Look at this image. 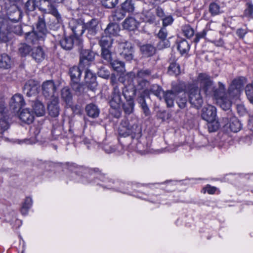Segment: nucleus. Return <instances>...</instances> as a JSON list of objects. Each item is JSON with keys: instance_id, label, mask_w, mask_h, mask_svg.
Returning <instances> with one entry per match:
<instances>
[{"instance_id": "nucleus-45", "label": "nucleus", "mask_w": 253, "mask_h": 253, "mask_svg": "<svg viewBox=\"0 0 253 253\" xmlns=\"http://www.w3.org/2000/svg\"><path fill=\"white\" fill-rule=\"evenodd\" d=\"M245 92L248 100L253 104V81L246 85Z\"/></svg>"}, {"instance_id": "nucleus-19", "label": "nucleus", "mask_w": 253, "mask_h": 253, "mask_svg": "<svg viewBox=\"0 0 253 253\" xmlns=\"http://www.w3.org/2000/svg\"><path fill=\"white\" fill-rule=\"evenodd\" d=\"M143 21L149 23H158L159 20L155 14L154 9L144 10L141 14Z\"/></svg>"}, {"instance_id": "nucleus-10", "label": "nucleus", "mask_w": 253, "mask_h": 253, "mask_svg": "<svg viewBox=\"0 0 253 253\" xmlns=\"http://www.w3.org/2000/svg\"><path fill=\"white\" fill-rule=\"evenodd\" d=\"M122 100L121 92L117 85L114 87V90L109 101L111 108L114 109H119L122 104Z\"/></svg>"}, {"instance_id": "nucleus-14", "label": "nucleus", "mask_w": 253, "mask_h": 253, "mask_svg": "<svg viewBox=\"0 0 253 253\" xmlns=\"http://www.w3.org/2000/svg\"><path fill=\"white\" fill-rule=\"evenodd\" d=\"M39 90V85L37 82L30 80L25 84L23 90L28 96H31L38 93Z\"/></svg>"}, {"instance_id": "nucleus-58", "label": "nucleus", "mask_w": 253, "mask_h": 253, "mask_svg": "<svg viewBox=\"0 0 253 253\" xmlns=\"http://www.w3.org/2000/svg\"><path fill=\"white\" fill-rule=\"evenodd\" d=\"M207 32L208 31L206 30H204L203 31L196 34V37L194 39V42L197 43L199 42L200 39L205 38Z\"/></svg>"}, {"instance_id": "nucleus-18", "label": "nucleus", "mask_w": 253, "mask_h": 253, "mask_svg": "<svg viewBox=\"0 0 253 253\" xmlns=\"http://www.w3.org/2000/svg\"><path fill=\"white\" fill-rule=\"evenodd\" d=\"M96 79L95 75L90 70L87 69L85 71V83L87 87L91 90H94L97 86Z\"/></svg>"}, {"instance_id": "nucleus-60", "label": "nucleus", "mask_w": 253, "mask_h": 253, "mask_svg": "<svg viewBox=\"0 0 253 253\" xmlns=\"http://www.w3.org/2000/svg\"><path fill=\"white\" fill-rule=\"evenodd\" d=\"M155 14L157 15V17H159L161 19H162L165 16V12L163 9L161 7H158L155 9H154Z\"/></svg>"}, {"instance_id": "nucleus-11", "label": "nucleus", "mask_w": 253, "mask_h": 253, "mask_svg": "<svg viewBox=\"0 0 253 253\" xmlns=\"http://www.w3.org/2000/svg\"><path fill=\"white\" fill-rule=\"evenodd\" d=\"M42 90L43 95L46 98L54 97L56 87L52 81L49 80L43 83Z\"/></svg>"}, {"instance_id": "nucleus-61", "label": "nucleus", "mask_w": 253, "mask_h": 253, "mask_svg": "<svg viewBox=\"0 0 253 253\" xmlns=\"http://www.w3.org/2000/svg\"><path fill=\"white\" fill-rule=\"evenodd\" d=\"M204 190H205V191H207L210 194H213L215 192L216 188L215 187L211 186L210 185H207V187L204 189Z\"/></svg>"}, {"instance_id": "nucleus-38", "label": "nucleus", "mask_w": 253, "mask_h": 253, "mask_svg": "<svg viewBox=\"0 0 253 253\" xmlns=\"http://www.w3.org/2000/svg\"><path fill=\"white\" fill-rule=\"evenodd\" d=\"M33 203L32 199L30 197H27L23 203L21 209V212L23 215H26L29 209L31 207Z\"/></svg>"}, {"instance_id": "nucleus-50", "label": "nucleus", "mask_w": 253, "mask_h": 253, "mask_svg": "<svg viewBox=\"0 0 253 253\" xmlns=\"http://www.w3.org/2000/svg\"><path fill=\"white\" fill-rule=\"evenodd\" d=\"M182 30L184 36L188 38L192 37L194 34V30L187 25L183 26Z\"/></svg>"}, {"instance_id": "nucleus-20", "label": "nucleus", "mask_w": 253, "mask_h": 253, "mask_svg": "<svg viewBox=\"0 0 253 253\" xmlns=\"http://www.w3.org/2000/svg\"><path fill=\"white\" fill-rule=\"evenodd\" d=\"M151 75V72L150 70L147 69H143L137 72L136 78V81L138 84V89H142L144 86H146L147 82L144 78L149 76Z\"/></svg>"}, {"instance_id": "nucleus-39", "label": "nucleus", "mask_w": 253, "mask_h": 253, "mask_svg": "<svg viewBox=\"0 0 253 253\" xmlns=\"http://www.w3.org/2000/svg\"><path fill=\"white\" fill-rule=\"evenodd\" d=\"M62 98L67 103H69L72 100V95L68 87L63 88L61 90Z\"/></svg>"}, {"instance_id": "nucleus-57", "label": "nucleus", "mask_w": 253, "mask_h": 253, "mask_svg": "<svg viewBox=\"0 0 253 253\" xmlns=\"http://www.w3.org/2000/svg\"><path fill=\"white\" fill-rule=\"evenodd\" d=\"M167 31L165 27H162L158 34V37L160 40L167 39Z\"/></svg>"}, {"instance_id": "nucleus-5", "label": "nucleus", "mask_w": 253, "mask_h": 253, "mask_svg": "<svg viewBox=\"0 0 253 253\" xmlns=\"http://www.w3.org/2000/svg\"><path fill=\"white\" fill-rule=\"evenodd\" d=\"M10 19L0 18V41L2 42H7L10 38L11 31L9 26L12 25Z\"/></svg>"}, {"instance_id": "nucleus-44", "label": "nucleus", "mask_w": 253, "mask_h": 253, "mask_svg": "<svg viewBox=\"0 0 253 253\" xmlns=\"http://www.w3.org/2000/svg\"><path fill=\"white\" fill-rule=\"evenodd\" d=\"M207 122V127L209 132H214L216 131L219 127V124L216 119H213L211 121Z\"/></svg>"}, {"instance_id": "nucleus-49", "label": "nucleus", "mask_w": 253, "mask_h": 253, "mask_svg": "<svg viewBox=\"0 0 253 253\" xmlns=\"http://www.w3.org/2000/svg\"><path fill=\"white\" fill-rule=\"evenodd\" d=\"M102 5L108 8L114 7L118 2V0H101Z\"/></svg>"}, {"instance_id": "nucleus-27", "label": "nucleus", "mask_w": 253, "mask_h": 253, "mask_svg": "<svg viewBox=\"0 0 253 253\" xmlns=\"http://www.w3.org/2000/svg\"><path fill=\"white\" fill-rule=\"evenodd\" d=\"M33 110L37 117L43 116L45 113V108L42 102L39 101L34 102L33 105Z\"/></svg>"}, {"instance_id": "nucleus-26", "label": "nucleus", "mask_w": 253, "mask_h": 253, "mask_svg": "<svg viewBox=\"0 0 253 253\" xmlns=\"http://www.w3.org/2000/svg\"><path fill=\"white\" fill-rule=\"evenodd\" d=\"M94 53L89 49H82L80 52V64H84L85 61H91L94 59Z\"/></svg>"}, {"instance_id": "nucleus-7", "label": "nucleus", "mask_w": 253, "mask_h": 253, "mask_svg": "<svg viewBox=\"0 0 253 253\" xmlns=\"http://www.w3.org/2000/svg\"><path fill=\"white\" fill-rule=\"evenodd\" d=\"M119 51L120 55L127 61H130L133 58V47L130 42H122L119 43Z\"/></svg>"}, {"instance_id": "nucleus-3", "label": "nucleus", "mask_w": 253, "mask_h": 253, "mask_svg": "<svg viewBox=\"0 0 253 253\" xmlns=\"http://www.w3.org/2000/svg\"><path fill=\"white\" fill-rule=\"evenodd\" d=\"M46 34L44 22L40 19L37 24L36 28L31 32L25 34V40L28 43L36 44L40 41H43Z\"/></svg>"}, {"instance_id": "nucleus-6", "label": "nucleus", "mask_w": 253, "mask_h": 253, "mask_svg": "<svg viewBox=\"0 0 253 253\" xmlns=\"http://www.w3.org/2000/svg\"><path fill=\"white\" fill-rule=\"evenodd\" d=\"M124 96L126 100V103L124 104L123 109L125 112L127 114L132 113L134 108V102L133 98L136 93V89L133 86H131L130 91L127 93V89L123 91Z\"/></svg>"}, {"instance_id": "nucleus-12", "label": "nucleus", "mask_w": 253, "mask_h": 253, "mask_svg": "<svg viewBox=\"0 0 253 253\" xmlns=\"http://www.w3.org/2000/svg\"><path fill=\"white\" fill-rule=\"evenodd\" d=\"M202 118L206 121L216 119V109L213 106L208 105L202 109Z\"/></svg>"}, {"instance_id": "nucleus-25", "label": "nucleus", "mask_w": 253, "mask_h": 253, "mask_svg": "<svg viewBox=\"0 0 253 253\" xmlns=\"http://www.w3.org/2000/svg\"><path fill=\"white\" fill-rule=\"evenodd\" d=\"M32 56L36 62H41L44 59L45 54L41 46H38L32 49Z\"/></svg>"}, {"instance_id": "nucleus-41", "label": "nucleus", "mask_w": 253, "mask_h": 253, "mask_svg": "<svg viewBox=\"0 0 253 253\" xmlns=\"http://www.w3.org/2000/svg\"><path fill=\"white\" fill-rule=\"evenodd\" d=\"M151 91L155 95L158 97L160 100L162 99V96L165 93L162 88L157 84L152 85L151 88Z\"/></svg>"}, {"instance_id": "nucleus-48", "label": "nucleus", "mask_w": 253, "mask_h": 253, "mask_svg": "<svg viewBox=\"0 0 253 253\" xmlns=\"http://www.w3.org/2000/svg\"><path fill=\"white\" fill-rule=\"evenodd\" d=\"M12 25L9 26V29L10 30L11 33L13 32L17 35H20L22 32L21 26L17 22H14L12 20Z\"/></svg>"}, {"instance_id": "nucleus-40", "label": "nucleus", "mask_w": 253, "mask_h": 253, "mask_svg": "<svg viewBox=\"0 0 253 253\" xmlns=\"http://www.w3.org/2000/svg\"><path fill=\"white\" fill-rule=\"evenodd\" d=\"M133 0H126L122 4V9L126 12H132L134 9Z\"/></svg>"}, {"instance_id": "nucleus-64", "label": "nucleus", "mask_w": 253, "mask_h": 253, "mask_svg": "<svg viewBox=\"0 0 253 253\" xmlns=\"http://www.w3.org/2000/svg\"><path fill=\"white\" fill-rule=\"evenodd\" d=\"M141 108L143 110L144 113H145V115L147 116L149 114V109L145 101L143 99V102L141 103Z\"/></svg>"}, {"instance_id": "nucleus-35", "label": "nucleus", "mask_w": 253, "mask_h": 253, "mask_svg": "<svg viewBox=\"0 0 253 253\" xmlns=\"http://www.w3.org/2000/svg\"><path fill=\"white\" fill-rule=\"evenodd\" d=\"M241 87V81L239 80H234L228 88V93L230 95L233 91H235V93H237Z\"/></svg>"}, {"instance_id": "nucleus-15", "label": "nucleus", "mask_w": 253, "mask_h": 253, "mask_svg": "<svg viewBox=\"0 0 253 253\" xmlns=\"http://www.w3.org/2000/svg\"><path fill=\"white\" fill-rule=\"evenodd\" d=\"M134 79L136 80V78L135 73L133 72L128 73L120 78V81L123 82L125 86L123 91L126 89L128 93L130 91L131 86H134L136 90V86L133 83Z\"/></svg>"}, {"instance_id": "nucleus-36", "label": "nucleus", "mask_w": 253, "mask_h": 253, "mask_svg": "<svg viewBox=\"0 0 253 253\" xmlns=\"http://www.w3.org/2000/svg\"><path fill=\"white\" fill-rule=\"evenodd\" d=\"M177 95L176 103L181 109L184 108L187 104V97L185 93H182L181 94L180 92L176 94Z\"/></svg>"}, {"instance_id": "nucleus-32", "label": "nucleus", "mask_w": 253, "mask_h": 253, "mask_svg": "<svg viewBox=\"0 0 253 253\" xmlns=\"http://www.w3.org/2000/svg\"><path fill=\"white\" fill-rule=\"evenodd\" d=\"M69 74L73 82H79L81 76V71L77 66L70 68Z\"/></svg>"}, {"instance_id": "nucleus-52", "label": "nucleus", "mask_w": 253, "mask_h": 253, "mask_svg": "<svg viewBox=\"0 0 253 253\" xmlns=\"http://www.w3.org/2000/svg\"><path fill=\"white\" fill-rule=\"evenodd\" d=\"M209 10L213 15H217L220 13V6L217 3L212 2L210 4Z\"/></svg>"}, {"instance_id": "nucleus-4", "label": "nucleus", "mask_w": 253, "mask_h": 253, "mask_svg": "<svg viewBox=\"0 0 253 253\" xmlns=\"http://www.w3.org/2000/svg\"><path fill=\"white\" fill-rule=\"evenodd\" d=\"M201 90H202L201 88L199 89L194 84L189 85L187 89L189 102L197 108L200 107L203 103V97L200 92Z\"/></svg>"}, {"instance_id": "nucleus-23", "label": "nucleus", "mask_w": 253, "mask_h": 253, "mask_svg": "<svg viewBox=\"0 0 253 253\" xmlns=\"http://www.w3.org/2000/svg\"><path fill=\"white\" fill-rule=\"evenodd\" d=\"M19 119L24 123L31 124L33 122L34 117L28 109L22 110L19 114Z\"/></svg>"}, {"instance_id": "nucleus-51", "label": "nucleus", "mask_w": 253, "mask_h": 253, "mask_svg": "<svg viewBox=\"0 0 253 253\" xmlns=\"http://www.w3.org/2000/svg\"><path fill=\"white\" fill-rule=\"evenodd\" d=\"M30 46L25 43L21 44L19 47V52L21 56L26 55L30 52Z\"/></svg>"}, {"instance_id": "nucleus-55", "label": "nucleus", "mask_w": 253, "mask_h": 253, "mask_svg": "<svg viewBox=\"0 0 253 253\" xmlns=\"http://www.w3.org/2000/svg\"><path fill=\"white\" fill-rule=\"evenodd\" d=\"M169 42L167 39L161 40L157 44L159 49H162L169 46Z\"/></svg>"}, {"instance_id": "nucleus-63", "label": "nucleus", "mask_w": 253, "mask_h": 253, "mask_svg": "<svg viewBox=\"0 0 253 253\" xmlns=\"http://www.w3.org/2000/svg\"><path fill=\"white\" fill-rule=\"evenodd\" d=\"M247 32L245 29L242 28L239 29L236 31V34L240 39H243Z\"/></svg>"}, {"instance_id": "nucleus-8", "label": "nucleus", "mask_w": 253, "mask_h": 253, "mask_svg": "<svg viewBox=\"0 0 253 253\" xmlns=\"http://www.w3.org/2000/svg\"><path fill=\"white\" fill-rule=\"evenodd\" d=\"M9 116L5 104L2 99H0V129L5 130L8 128Z\"/></svg>"}, {"instance_id": "nucleus-1", "label": "nucleus", "mask_w": 253, "mask_h": 253, "mask_svg": "<svg viewBox=\"0 0 253 253\" xmlns=\"http://www.w3.org/2000/svg\"><path fill=\"white\" fill-rule=\"evenodd\" d=\"M197 82L207 96H213L217 103L224 110H228L231 102L225 91V86L221 82L218 83V87H214L213 82L210 76L205 73L199 74Z\"/></svg>"}, {"instance_id": "nucleus-56", "label": "nucleus", "mask_w": 253, "mask_h": 253, "mask_svg": "<svg viewBox=\"0 0 253 253\" xmlns=\"http://www.w3.org/2000/svg\"><path fill=\"white\" fill-rule=\"evenodd\" d=\"M162 20L163 21V27L165 28L166 26L170 25L173 21V19L170 15L165 16Z\"/></svg>"}, {"instance_id": "nucleus-29", "label": "nucleus", "mask_w": 253, "mask_h": 253, "mask_svg": "<svg viewBox=\"0 0 253 253\" xmlns=\"http://www.w3.org/2000/svg\"><path fill=\"white\" fill-rule=\"evenodd\" d=\"M138 25L139 22L135 18L131 17L126 18L123 22L124 28L130 31L136 29Z\"/></svg>"}, {"instance_id": "nucleus-30", "label": "nucleus", "mask_w": 253, "mask_h": 253, "mask_svg": "<svg viewBox=\"0 0 253 253\" xmlns=\"http://www.w3.org/2000/svg\"><path fill=\"white\" fill-rule=\"evenodd\" d=\"M119 26L116 23H111L108 25L105 30L104 33L106 36H111L118 35L120 31Z\"/></svg>"}, {"instance_id": "nucleus-24", "label": "nucleus", "mask_w": 253, "mask_h": 253, "mask_svg": "<svg viewBox=\"0 0 253 253\" xmlns=\"http://www.w3.org/2000/svg\"><path fill=\"white\" fill-rule=\"evenodd\" d=\"M176 94L171 90L165 91L162 96L168 107H172L174 106V102Z\"/></svg>"}, {"instance_id": "nucleus-62", "label": "nucleus", "mask_w": 253, "mask_h": 253, "mask_svg": "<svg viewBox=\"0 0 253 253\" xmlns=\"http://www.w3.org/2000/svg\"><path fill=\"white\" fill-rule=\"evenodd\" d=\"M246 15L251 16L253 13V5L250 3L248 4V7L245 11Z\"/></svg>"}, {"instance_id": "nucleus-42", "label": "nucleus", "mask_w": 253, "mask_h": 253, "mask_svg": "<svg viewBox=\"0 0 253 253\" xmlns=\"http://www.w3.org/2000/svg\"><path fill=\"white\" fill-rule=\"evenodd\" d=\"M146 141L145 139H141L136 143V150L141 153H145L147 152L148 146L146 145Z\"/></svg>"}, {"instance_id": "nucleus-53", "label": "nucleus", "mask_w": 253, "mask_h": 253, "mask_svg": "<svg viewBox=\"0 0 253 253\" xmlns=\"http://www.w3.org/2000/svg\"><path fill=\"white\" fill-rule=\"evenodd\" d=\"M108 49L109 48L102 49L101 56L104 60L110 63L112 61V60L111 52Z\"/></svg>"}, {"instance_id": "nucleus-46", "label": "nucleus", "mask_w": 253, "mask_h": 253, "mask_svg": "<svg viewBox=\"0 0 253 253\" xmlns=\"http://www.w3.org/2000/svg\"><path fill=\"white\" fill-rule=\"evenodd\" d=\"M113 69L117 72H122L124 70V63L118 60H115L110 62Z\"/></svg>"}, {"instance_id": "nucleus-47", "label": "nucleus", "mask_w": 253, "mask_h": 253, "mask_svg": "<svg viewBox=\"0 0 253 253\" xmlns=\"http://www.w3.org/2000/svg\"><path fill=\"white\" fill-rule=\"evenodd\" d=\"M177 48L181 54H184L189 51L190 46L188 42L183 40L179 43Z\"/></svg>"}, {"instance_id": "nucleus-17", "label": "nucleus", "mask_w": 253, "mask_h": 253, "mask_svg": "<svg viewBox=\"0 0 253 253\" xmlns=\"http://www.w3.org/2000/svg\"><path fill=\"white\" fill-rule=\"evenodd\" d=\"M25 104L24 98L22 95L15 94L10 99L9 106L13 111L20 109Z\"/></svg>"}, {"instance_id": "nucleus-28", "label": "nucleus", "mask_w": 253, "mask_h": 253, "mask_svg": "<svg viewBox=\"0 0 253 253\" xmlns=\"http://www.w3.org/2000/svg\"><path fill=\"white\" fill-rule=\"evenodd\" d=\"M58 100L57 98L54 97L50 103L48 105L49 114L53 117H57L59 114Z\"/></svg>"}, {"instance_id": "nucleus-13", "label": "nucleus", "mask_w": 253, "mask_h": 253, "mask_svg": "<svg viewBox=\"0 0 253 253\" xmlns=\"http://www.w3.org/2000/svg\"><path fill=\"white\" fill-rule=\"evenodd\" d=\"M69 27L73 33L75 35V37L82 36L85 30L84 24L81 20L73 19L69 23Z\"/></svg>"}, {"instance_id": "nucleus-22", "label": "nucleus", "mask_w": 253, "mask_h": 253, "mask_svg": "<svg viewBox=\"0 0 253 253\" xmlns=\"http://www.w3.org/2000/svg\"><path fill=\"white\" fill-rule=\"evenodd\" d=\"M84 28L87 31L88 35H95L98 29V21L94 19H91L84 24Z\"/></svg>"}, {"instance_id": "nucleus-43", "label": "nucleus", "mask_w": 253, "mask_h": 253, "mask_svg": "<svg viewBox=\"0 0 253 253\" xmlns=\"http://www.w3.org/2000/svg\"><path fill=\"white\" fill-rule=\"evenodd\" d=\"M168 73L171 75H178L180 73L179 65L175 62L171 63L168 69Z\"/></svg>"}, {"instance_id": "nucleus-54", "label": "nucleus", "mask_w": 253, "mask_h": 253, "mask_svg": "<svg viewBox=\"0 0 253 253\" xmlns=\"http://www.w3.org/2000/svg\"><path fill=\"white\" fill-rule=\"evenodd\" d=\"M72 84L73 89L79 94L82 93L84 91V86L83 84H78V82H73Z\"/></svg>"}, {"instance_id": "nucleus-21", "label": "nucleus", "mask_w": 253, "mask_h": 253, "mask_svg": "<svg viewBox=\"0 0 253 253\" xmlns=\"http://www.w3.org/2000/svg\"><path fill=\"white\" fill-rule=\"evenodd\" d=\"M224 123H226L225 126L229 128L231 131L237 132L240 130L241 128V123L235 117H232L228 121V119L225 118L223 119Z\"/></svg>"}, {"instance_id": "nucleus-59", "label": "nucleus", "mask_w": 253, "mask_h": 253, "mask_svg": "<svg viewBox=\"0 0 253 253\" xmlns=\"http://www.w3.org/2000/svg\"><path fill=\"white\" fill-rule=\"evenodd\" d=\"M98 75L102 78L107 79L109 77L110 73L107 70H105L104 67H102L98 71Z\"/></svg>"}, {"instance_id": "nucleus-34", "label": "nucleus", "mask_w": 253, "mask_h": 253, "mask_svg": "<svg viewBox=\"0 0 253 253\" xmlns=\"http://www.w3.org/2000/svg\"><path fill=\"white\" fill-rule=\"evenodd\" d=\"M141 51L144 56L149 57L154 54L155 48L150 44L144 45L141 47Z\"/></svg>"}, {"instance_id": "nucleus-37", "label": "nucleus", "mask_w": 253, "mask_h": 253, "mask_svg": "<svg viewBox=\"0 0 253 253\" xmlns=\"http://www.w3.org/2000/svg\"><path fill=\"white\" fill-rule=\"evenodd\" d=\"M113 40L112 38L108 36H103L100 41V45L103 48H109L112 44Z\"/></svg>"}, {"instance_id": "nucleus-31", "label": "nucleus", "mask_w": 253, "mask_h": 253, "mask_svg": "<svg viewBox=\"0 0 253 253\" xmlns=\"http://www.w3.org/2000/svg\"><path fill=\"white\" fill-rule=\"evenodd\" d=\"M85 111L89 117L93 118L97 117L99 114V109L93 104H89L86 105Z\"/></svg>"}, {"instance_id": "nucleus-16", "label": "nucleus", "mask_w": 253, "mask_h": 253, "mask_svg": "<svg viewBox=\"0 0 253 253\" xmlns=\"http://www.w3.org/2000/svg\"><path fill=\"white\" fill-rule=\"evenodd\" d=\"M76 42L82 44V41L80 39L73 36L65 37L60 41L61 47L65 50L72 49L74 44Z\"/></svg>"}, {"instance_id": "nucleus-33", "label": "nucleus", "mask_w": 253, "mask_h": 253, "mask_svg": "<svg viewBox=\"0 0 253 253\" xmlns=\"http://www.w3.org/2000/svg\"><path fill=\"white\" fill-rule=\"evenodd\" d=\"M11 64L9 56L6 54L0 55V68L8 69L10 68Z\"/></svg>"}, {"instance_id": "nucleus-2", "label": "nucleus", "mask_w": 253, "mask_h": 253, "mask_svg": "<svg viewBox=\"0 0 253 253\" xmlns=\"http://www.w3.org/2000/svg\"><path fill=\"white\" fill-rule=\"evenodd\" d=\"M141 128L138 125L136 120H124L122 121L119 128L120 136L124 137L131 135L132 139L137 140L141 137Z\"/></svg>"}, {"instance_id": "nucleus-9", "label": "nucleus", "mask_w": 253, "mask_h": 253, "mask_svg": "<svg viewBox=\"0 0 253 253\" xmlns=\"http://www.w3.org/2000/svg\"><path fill=\"white\" fill-rule=\"evenodd\" d=\"M63 1V0H43V4L47 5V8H45V10L47 11L48 13L55 17L57 23L61 22V18L55 8L54 4L62 2Z\"/></svg>"}]
</instances>
